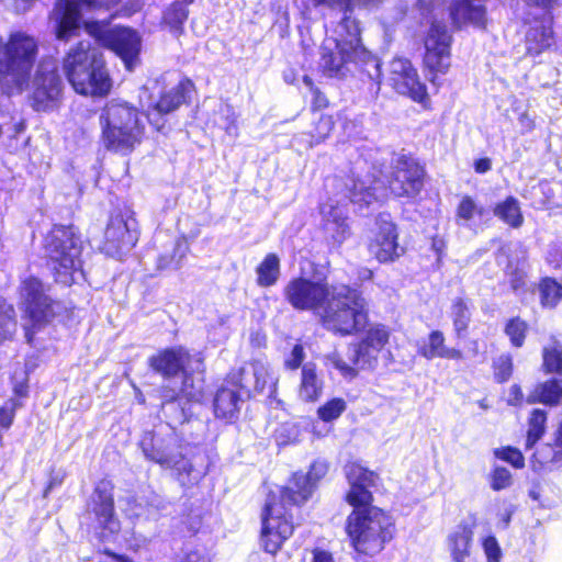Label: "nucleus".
Masks as SVG:
<instances>
[{
  "label": "nucleus",
  "instance_id": "52",
  "mask_svg": "<svg viewBox=\"0 0 562 562\" xmlns=\"http://www.w3.org/2000/svg\"><path fill=\"white\" fill-rule=\"evenodd\" d=\"M513 372V360L508 355H502L494 361V374L498 382H505Z\"/></svg>",
  "mask_w": 562,
  "mask_h": 562
},
{
  "label": "nucleus",
  "instance_id": "48",
  "mask_svg": "<svg viewBox=\"0 0 562 562\" xmlns=\"http://www.w3.org/2000/svg\"><path fill=\"white\" fill-rule=\"evenodd\" d=\"M334 122L331 116L321 115L311 132V146L323 142L331 132Z\"/></svg>",
  "mask_w": 562,
  "mask_h": 562
},
{
  "label": "nucleus",
  "instance_id": "53",
  "mask_svg": "<svg viewBox=\"0 0 562 562\" xmlns=\"http://www.w3.org/2000/svg\"><path fill=\"white\" fill-rule=\"evenodd\" d=\"M512 474L503 467H496L491 474V487L494 491H501L512 485Z\"/></svg>",
  "mask_w": 562,
  "mask_h": 562
},
{
  "label": "nucleus",
  "instance_id": "8",
  "mask_svg": "<svg viewBox=\"0 0 562 562\" xmlns=\"http://www.w3.org/2000/svg\"><path fill=\"white\" fill-rule=\"evenodd\" d=\"M44 249L57 282L70 285L81 276L82 243L72 226H54L44 238Z\"/></svg>",
  "mask_w": 562,
  "mask_h": 562
},
{
  "label": "nucleus",
  "instance_id": "61",
  "mask_svg": "<svg viewBox=\"0 0 562 562\" xmlns=\"http://www.w3.org/2000/svg\"><path fill=\"white\" fill-rule=\"evenodd\" d=\"M518 122L520 124V127H521V131L524 133H527V132H530L533 130L535 127V122L530 117V115L528 114L527 111H524L519 114L518 116Z\"/></svg>",
  "mask_w": 562,
  "mask_h": 562
},
{
  "label": "nucleus",
  "instance_id": "23",
  "mask_svg": "<svg viewBox=\"0 0 562 562\" xmlns=\"http://www.w3.org/2000/svg\"><path fill=\"white\" fill-rule=\"evenodd\" d=\"M238 383L241 389H254L258 392L268 389L272 392L276 389L277 380L272 375L266 360L254 359L240 369Z\"/></svg>",
  "mask_w": 562,
  "mask_h": 562
},
{
  "label": "nucleus",
  "instance_id": "38",
  "mask_svg": "<svg viewBox=\"0 0 562 562\" xmlns=\"http://www.w3.org/2000/svg\"><path fill=\"white\" fill-rule=\"evenodd\" d=\"M187 4L184 1H175L164 12L165 24L177 36L182 33L183 23L188 19Z\"/></svg>",
  "mask_w": 562,
  "mask_h": 562
},
{
  "label": "nucleus",
  "instance_id": "60",
  "mask_svg": "<svg viewBox=\"0 0 562 562\" xmlns=\"http://www.w3.org/2000/svg\"><path fill=\"white\" fill-rule=\"evenodd\" d=\"M312 554V562H335L333 554L324 549H314Z\"/></svg>",
  "mask_w": 562,
  "mask_h": 562
},
{
  "label": "nucleus",
  "instance_id": "7",
  "mask_svg": "<svg viewBox=\"0 0 562 562\" xmlns=\"http://www.w3.org/2000/svg\"><path fill=\"white\" fill-rule=\"evenodd\" d=\"M392 518L376 507L355 508L347 518L346 530L353 549L361 554L379 553L393 538Z\"/></svg>",
  "mask_w": 562,
  "mask_h": 562
},
{
  "label": "nucleus",
  "instance_id": "34",
  "mask_svg": "<svg viewBox=\"0 0 562 562\" xmlns=\"http://www.w3.org/2000/svg\"><path fill=\"white\" fill-rule=\"evenodd\" d=\"M257 284L262 288L274 285L281 274L280 258L276 254H268L256 268Z\"/></svg>",
  "mask_w": 562,
  "mask_h": 562
},
{
  "label": "nucleus",
  "instance_id": "12",
  "mask_svg": "<svg viewBox=\"0 0 562 562\" xmlns=\"http://www.w3.org/2000/svg\"><path fill=\"white\" fill-rule=\"evenodd\" d=\"M451 35L442 23L432 22L425 37V67L434 75L446 74L450 67ZM435 81V77L430 79Z\"/></svg>",
  "mask_w": 562,
  "mask_h": 562
},
{
  "label": "nucleus",
  "instance_id": "40",
  "mask_svg": "<svg viewBox=\"0 0 562 562\" xmlns=\"http://www.w3.org/2000/svg\"><path fill=\"white\" fill-rule=\"evenodd\" d=\"M450 316L452 318L457 336L461 337L462 334L467 330L471 319V313L468 303L461 297L454 299L451 304Z\"/></svg>",
  "mask_w": 562,
  "mask_h": 562
},
{
  "label": "nucleus",
  "instance_id": "19",
  "mask_svg": "<svg viewBox=\"0 0 562 562\" xmlns=\"http://www.w3.org/2000/svg\"><path fill=\"white\" fill-rule=\"evenodd\" d=\"M345 474L350 485L346 496L347 502L355 508L370 505L372 502L370 488L376 485L378 474L356 462L345 467Z\"/></svg>",
  "mask_w": 562,
  "mask_h": 562
},
{
  "label": "nucleus",
  "instance_id": "29",
  "mask_svg": "<svg viewBox=\"0 0 562 562\" xmlns=\"http://www.w3.org/2000/svg\"><path fill=\"white\" fill-rule=\"evenodd\" d=\"M418 353L427 360L435 358L461 360L463 353L456 348H449L445 345V336L440 330H432L427 340L418 348Z\"/></svg>",
  "mask_w": 562,
  "mask_h": 562
},
{
  "label": "nucleus",
  "instance_id": "17",
  "mask_svg": "<svg viewBox=\"0 0 562 562\" xmlns=\"http://www.w3.org/2000/svg\"><path fill=\"white\" fill-rule=\"evenodd\" d=\"M387 80L396 92L416 102H423L427 98L425 85L420 82L417 70L406 58L395 57L390 61Z\"/></svg>",
  "mask_w": 562,
  "mask_h": 562
},
{
  "label": "nucleus",
  "instance_id": "22",
  "mask_svg": "<svg viewBox=\"0 0 562 562\" xmlns=\"http://www.w3.org/2000/svg\"><path fill=\"white\" fill-rule=\"evenodd\" d=\"M527 3L535 5V3ZM559 3L560 1L550 7L538 5V8L543 10V15L540 21H535V24L531 25L526 33L527 54L537 56L551 47L553 44L551 9H553Z\"/></svg>",
  "mask_w": 562,
  "mask_h": 562
},
{
  "label": "nucleus",
  "instance_id": "59",
  "mask_svg": "<svg viewBox=\"0 0 562 562\" xmlns=\"http://www.w3.org/2000/svg\"><path fill=\"white\" fill-rule=\"evenodd\" d=\"M313 100H312V106L314 110L324 109L327 106V99L326 97L321 92L318 88H313Z\"/></svg>",
  "mask_w": 562,
  "mask_h": 562
},
{
  "label": "nucleus",
  "instance_id": "54",
  "mask_svg": "<svg viewBox=\"0 0 562 562\" xmlns=\"http://www.w3.org/2000/svg\"><path fill=\"white\" fill-rule=\"evenodd\" d=\"M187 249H188L187 246H184L181 243H177L175 250H173V255L170 258V260H168L165 257H161L159 259L158 267L160 269H167V268L178 269L181 266V261H182L183 257L186 256Z\"/></svg>",
  "mask_w": 562,
  "mask_h": 562
},
{
  "label": "nucleus",
  "instance_id": "41",
  "mask_svg": "<svg viewBox=\"0 0 562 562\" xmlns=\"http://www.w3.org/2000/svg\"><path fill=\"white\" fill-rule=\"evenodd\" d=\"M542 367L547 373H555L562 376V345L552 342L542 351Z\"/></svg>",
  "mask_w": 562,
  "mask_h": 562
},
{
  "label": "nucleus",
  "instance_id": "14",
  "mask_svg": "<svg viewBox=\"0 0 562 562\" xmlns=\"http://www.w3.org/2000/svg\"><path fill=\"white\" fill-rule=\"evenodd\" d=\"M390 191L397 196H416L424 186V169L411 157L398 156L389 179Z\"/></svg>",
  "mask_w": 562,
  "mask_h": 562
},
{
  "label": "nucleus",
  "instance_id": "32",
  "mask_svg": "<svg viewBox=\"0 0 562 562\" xmlns=\"http://www.w3.org/2000/svg\"><path fill=\"white\" fill-rule=\"evenodd\" d=\"M240 397L237 389L222 386L214 398V413L216 417L232 420L239 411Z\"/></svg>",
  "mask_w": 562,
  "mask_h": 562
},
{
  "label": "nucleus",
  "instance_id": "62",
  "mask_svg": "<svg viewBox=\"0 0 562 562\" xmlns=\"http://www.w3.org/2000/svg\"><path fill=\"white\" fill-rule=\"evenodd\" d=\"M522 391L519 385H512L508 394V404L518 405L522 401Z\"/></svg>",
  "mask_w": 562,
  "mask_h": 562
},
{
  "label": "nucleus",
  "instance_id": "16",
  "mask_svg": "<svg viewBox=\"0 0 562 562\" xmlns=\"http://www.w3.org/2000/svg\"><path fill=\"white\" fill-rule=\"evenodd\" d=\"M33 87V108L36 111L50 109L61 91V80L57 74L56 63L53 59H45L40 63Z\"/></svg>",
  "mask_w": 562,
  "mask_h": 562
},
{
  "label": "nucleus",
  "instance_id": "5",
  "mask_svg": "<svg viewBox=\"0 0 562 562\" xmlns=\"http://www.w3.org/2000/svg\"><path fill=\"white\" fill-rule=\"evenodd\" d=\"M322 323L340 336L363 331L369 325V304L359 290L348 285L334 286L322 312Z\"/></svg>",
  "mask_w": 562,
  "mask_h": 562
},
{
  "label": "nucleus",
  "instance_id": "28",
  "mask_svg": "<svg viewBox=\"0 0 562 562\" xmlns=\"http://www.w3.org/2000/svg\"><path fill=\"white\" fill-rule=\"evenodd\" d=\"M74 0L56 1L49 15L56 37H64L67 31L76 27L78 18Z\"/></svg>",
  "mask_w": 562,
  "mask_h": 562
},
{
  "label": "nucleus",
  "instance_id": "26",
  "mask_svg": "<svg viewBox=\"0 0 562 562\" xmlns=\"http://www.w3.org/2000/svg\"><path fill=\"white\" fill-rule=\"evenodd\" d=\"M473 529L464 524L456 526L446 538V548L452 562H468L473 543Z\"/></svg>",
  "mask_w": 562,
  "mask_h": 562
},
{
  "label": "nucleus",
  "instance_id": "37",
  "mask_svg": "<svg viewBox=\"0 0 562 562\" xmlns=\"http://www.w3.org/2000/svg\"><path fill=\"white\" fill-rule=\"evenodd\" d=\"M16 331L15 310L0 296V344L11 340Z\"/></svg>",
  "mask_w": 562,
  "mask_h": 562
},
{
  "label": "nucleus",
  "instance_id": "56",
  "mask_svg": "<svg viewBox=\"0 0 562 562\" xmlns=\"http://www.w3.org/2000/svg\"><path fill=\"white\" fill-rule=\"evenodd\" d=\"M305 358L304 349L301 345H295L290 353V356L285 359L284 366L286 369L295 370L300 368Z\"/></svg>",
  "mask_w": 562,
  "mask_h": 562
},
{
  "label": "nucleus",
  "instance_id": "55",
  "mask_svg": "<svg viewBox=\"0 0 562 562\" xmlns=\"http://www.w3.org/2000/svg\"><path fill=\"white\" fill-rule=\"evenodd\" d=\"M404 2L403 13L409 10H418L422 15H425L437 8L441 0H404Z\"/></svg>",
  "mask_w": 562,
  "mask_h": 562
},
{
  "label": "nucleus",
  "instance_id": "11",
  "mask_svg": "<svg viewBox=\"0 0 562 562\" xmlns=\"http://www.w3.org/2000/svg\"><path fill=\"white\" fill-rule=\"evenodd\" d=\"M364 330L361 339L349 346L350 360L359 369H374L391 333L387 326L380 323H369Z\"/></svg>",
  "mask_w": 562,
  "mask_h": 562
},
{
  "label": "nucleus",
  "instance_id": "49",
  "mask_svg": "<svg viewBox=\"0 0 562 562\" xmlns=\"http://www.w3.org/2000/svg\"><path fill=\"white\" fill-rule=\"evenodd\" d=\"M222 113V122L220 123L221 127L224 128L225 133L236 138L238 136V125H237V115L234 110L225 104L221 106Z\"/></svg>",
  "mask_w": 562,
  "mask_h": 562
},
{
  "label": "nucleus",
  "instance_id": "30",
  "mask_svg": "<svg viewBox=\"0 0 562 562\" xmlns=\"http://www.w3.org/2000/svg\"><path fill=\"white\" fill-rule=\"evenodd\" d=\"M562 398V376L550 379L535 385L528 394L527 402L530 404L541 403L549 406H555Z\"/></svg>",
  "mask_w": 562,
  "mask_h": 562
},
{
  "label": "nucleus",
  "instance_id": "6",
  "mask_svg": "<svg viewBox=\"0 0 562 562\" xmlns=\"http://www.w3.org/2000/svg\"><path fill=\"white\" fill-rule=\"evenodd\" d=\"M101 138L104 147L121 154L139 144L144 127L138 111L120 100H111L100 114Z\"/></svg>",
  "mask_w": 562,
  "mask_h": 562
},
{
  "label": "nucleus",
  "instance_id": "24",
  "mask_svg": "<svg viewBox=\"0 0 562 562\" xmlns=\"http://www.w3.org/2000/svg\"><path fill=\"white\" fill-rule=\"evenodd\" d=\"M325 381L314 362H305L301 368L297 396L302 402H317L324 392Z\"/></svg>",
  "mask_w": 562,
  "mask_h": 562
},
{
  "label": "nucleus",
  "instance_id": "39",
  "mask_svg": "<svg viewBox=\"0 0 562 562\" xmlns=\"http://www.w3.org/2000/svg\"><path fill=\"white\" fill-rule=\"evenodd\" d=\"M546 424L547 413L543 409H533L528 419L526 449H531L542 438L546 432Z\"/></svg>",
  "mask_w": 562,
  "mask_h": 562
},
{
  "label": "nucleus",
  "instance_id": "50",
  "mask_svg": "<svg viewBox=\"0 0 562 562\" xmlns=\"http://www.w3.org/2000/svg\"><path fill=\"white\" fill-rule=\"evenodd\" d=\"M494 454L496 458L510 463L516 469H521L525 467V458L522 453L516 448L506 447L495 449Z\"/></svg>",
  "mask_w": 562,
  "mask_h": 562
},
{
  "label": "nucleus",
  "instance_id": "4",
  "mask_svg": "<svg viewBox=\"0 0 562 562\" xmlns=\"http://www.w3.org/2000/svg\"><path fill=\"white\" fill-rule=\"evenodd\" d=\"M36 54L37 42L25 32L12 33L5 43L0 38V87L5 94L27 87Z\"/></svg>",
  "mask_w": 562,
  "mask_h": 562
},
{
  "label": "nucleus",
  "instance_id": "44",
  "mask_svg": "<svg viewBox=\"0 0 562 562\" xmlns=\"http://www.w3.org/2000/svg\"><path fill=\"white\" fill-rule=\"evenodd\" d=\"M326 364L336 369L345 378L352 379L357 375V367L350 360V350L348 349V361L344 360L341 356L334 351L326 356Z\"/></svg>",
  "mask_w": 562,
  "mask_h": 562
},
{
  "label": "nucleus",
  "instance_id": "3",
  "mask_svg": "<svg viewBox=\"0 0 562 562\" xmlns=\"http://www.w3.org/2000/svg\"><path fill=\"white\" fill-rule=\"evenodd\" d=\"M63 69L75 91L83 95H105L112 82L104 67L102 54L91 46L90 41H81L70 48L64 58Z\"/></svg>",
  "mask_w": 562,
  "mask_h": 562
},
{
  "label": "nucleus",
  "instance_id": "1",
  "mask_svg": "<svg viewBox=\"0 0 562 562\" xmlns=\"http://www.w3.org/2000/svg\"><path fill=\"white\" fill-rule=\"evenodd\" d=\"M328 472L325 460L314 461L306 475L295 473L289 484L280 490V501L270 495L262 513L261 543L265 551L274 554L293 533L288 505H302L312 495L317 482Z\"/></svg>",
  "mask_w": 562,
  "mask_h": 562
},
{
  "label": "nucleus",
  "instance_id": "2",
  "mask_svg": "<svg viewBox=\"0 0 562 562\" xmlns=\"http://www.w3.org/2000/svg\"><path fill=\"white\" fill-rule=\"evenodd\" d=\"M139 447L145 459L171 470L182 486L196 484L205 474V469L195 467L184 457L182 446L169 426L145 431Z\"/></svg>",
  "mask_w": 562,
  "mask_h": 562
},
{
  "label": "nucleus",
  "instance_id": "36",
  "mask_svg": "<svg viewBox=\"0 0 562 562\" xmlns=\"http://www.w3.org/2000/svg\"><path fill=\"white\" fill-rule=\"evenodd\" d=\"M494 214L514 228L520 227L524 222L519 202L514 196H508L505 201L498 203L494 209Z\"/></svg>",
  "mask_w": 562,
  "mask_h": 562
},
{
  "label": "nucleus",
  "instance_id": "57",
  "mask_svg": "<svg viewBox=\"0 0 562 562\" xmlns=\"http://www.w3.org/2000/svg\"><path fill=\"white\" fill-rule=\"evenodd\" d=\"M483 548L487 558V562H499L501 549L497 540L494 537H487L484 539Z\"/></svg>",
  "mask_w": 562,
  "mask_h": 562
},
{
  "label": "nucleus",
  "instance_id": "20",
  "mask_svg": "<svg viewBox=\"0 0 562 562\" xmlns=\"http://www.w3.org/2000/svg\"><path fill=\"white\" fill-rule=\"evenodd\" d=\"M104 44L121 57L128 70H133L140 52V37L135 31L127 27L110 30L104 36Z\"/></svg>",
  "mask_w": 562,
  "mask_h": 562
},
{
  "label": "nucleus",
  "instance_id": "46",
  "mask_svg": "<svg viewBox=\"0 0 562 562\" xmlns=\"http://www.w3.org/2000/svg\"><path fill=\"white\" fill-rule=\"evenodd\" d=\"M527 330L528 324L519 317L509 319L505 326V334L509 337L512 345L515 347H521L524 345Z\"/></svg>",
  "mask_w": 562,
  "mask_h": 562
},
{
  "label": "nucleus",
  "instance_id": "64",
  "mask_svg": "<svg viewBox=\"0 0 562 562\" xmlns=\"http://www.w3.org/2000/svg\"><path fill=\"white\" fill-rule=\"evenodd\" d=\"M525 274L522 272H515L510 277V284L514 291H519L525 285Z\"/></svg>",
  "mask_w": 562,
  "mask_h": 562
},
{
  "label": "nucleus",
  "instance_id": "15",
  "mask_svg": "<svg viewBox=\"0 0 562 562\" xmlns=\"http://www.w3.org/2000/svg\"><path fill=\"white\" fill-rule=\"evenodd\" d=\"M397 237L396 226L390 214H379L375 218V227L372 229L368 249L379 262L394 261L403 254Z\"/></svg>",
  "mask_w": 562,
  "mask_h": 562
},
{
  "label": "nucleus",
  "instance_id": "25",
  "mask_svg": "<svg viewBox=\"0 0 562 562\" xmlns=\"http://www.w3.org/2000/svg\"><path fill=\"white\" fill-rule=\"evenodd\" d=\"M324 218V231L334 245H341L349 236L350 228L345 211L340 206L325 204L321 207Z\"/></svg>",
  "mask_w": 562,
  "mask_h": 562
},
{
  "label": "nucleus",
  "instance_id": "21",
  "mask_svg": "<svg viewBox=\"0 0 562 562\" xmlns=\"http://www.w3.org/2000/svg\"><path fill=\"white\" fill-rule=\"evenodd\" d=\"M136 240V234L131 231L128 223L122 216H114L106 225L100 249L106 256L117 257L123 250L131 249Z\"/></svg>",
  "mask_w": 562,
  "mask_h": 562
},
{
  "label": "nucleus",
  "instance_id": "58",
  "mask_svg": "<svg viewBox=\"0 0 562 562\" xmlns=\"http://www.w3.org/2000/svg\"><path fill=\"white\" fill-rule=\"evenodd\" d=\"M144 5V0H128L124 5L117 9L114 13H111V18L119 16H131L135 12L139 11Z\"/></svg>",
  "mask_w": 562,
  "mask_h": 562
},
{
  "label": "nucleus",
  "instance_id": "18",
  "mask_svg": "<svg viewBox=\"0 0 562 562\" xmlns=\"http://www.w3.org/2000/svg\"><path fill=\"white\" fill-rule=\"evenodd\" d=\"M202 364L199 353L191 356L183 347L166 349L149 358V366L168 378L186 370L200 371Z\"/></svg>",
  "mask_w": 562,
  "mask_h": 562
},
{
  "label": "nucleus",
  "instance_id": "47",
  "mask_svg": "<svg viewBox=\"0 0 562 562\" xmlns=\"http://www.w3.org/2000/svg\"><path fill=\"white\" fill-rule=\"evenodd\" d=\"M122 510L128 518H139L147 514V516H151L150 508H146L143 502H140L137 497L133 495H128L121 499Z\"/></svg>",
  "mask_w": 562,
  "mask_h": 562
},
{
  "label": "nucleus",
  "instance_id": "43",
  "mask_svg": "<svg viewBox=\"0 0 562 562\" xmlns=\"http://www.w3.org/2000/svg\"><path fill=\"white\" fill-rule=\"evenodd\" d=\"M347 403L344 398H331L317 409V416L323 422L329 423L340 417L346 411Z\"/></svg>",
  "mask_w": 562,
  "mask_h": 562
},
{
  "label": "nucleus",
  "instance_id": "51",
  "mask_svg": "<svg viewBox=\"0 0 562 562\" xmlns=\"http://www.w3.org/2000/svg\"><path fill=\"white\" fill-rule=\"evenodd\" d=\"M191 370L182 371L183 381L179 393L184 396L188 401H199L202 396V386L194 385L193 379L189 374Z\"/></svg>",
  "mask_w": 562,
  "mask_h": 562
},
{
  "label": "nucleus",
  "instance_id": "13",
  "mask_svg": "<svg viewBox=\"0 0 562 562\" xmlns=\"http://www.w3.org/2000/svg\"><path fill=\"white\" fill-rule=\"evenodd\" d=\"M20 295L32 327H40L54 316L53 301L45 293L44 285L38 279L24 280L21 284Z\"/></svg>",
  "mask_w": 562,
  "mask_h": 562
},
{
  "label": "nucleus",
  "instance_id": "27",
  "mask_svg": "<svg viewBox=\"0 0 562 562\" xmlns=\"http://www.w3.org/2000/svg\"><path fill=\"white\" fill-rule=\"evenodd\" d=\"M352 186L349 188L350 200L352 203L370 205L373 201L382 200L386 196L384 181L380 179H352Z\"/></svg>",
  "mask_w": 562,
  "mask_h": 562
},
{
  "label": "nucleus",
  "instance_id": "63",
  "mask_svg": "<svg viewBox=\"0 0 562 562\" xmlns=\"http://www.w3.org/2000/svg\"><path fill=\"white\" fill-rule=\"evenodd\" d=\"M180 562H210V559L202 552L195 550L187 553Z\"/></svg>",
  "mask_w": 562,
  "mask_h": 562
},
{
  "label": "nucleus",
  "instance_id": "9",
  "mask_svg": "<svg viewBox=\"0 0 562 562\" xmlns=\"http://www.w3.org/2000/svg\"><path fill=\"white\" fill-rule=\"evenodd\" d=\"M86 516L90 526L103 539L120 531L121 525L114 513L113 486L110 482L98 483L87 504Z\"/></svg>",
  "mask_w": 562,
  "mask_h": 562
},
{
  "label": "nucleus",
  "instance_id": "10",
  "mask_svg": "<svg viewBox=\"0 0 562 562\" xmlns=\"http://www.w3.org/2000/svg\"><path fill=\"white\" fill-rule=\"evenodd\" d=\"M334 286L322 281L297 277L291 279L283 290L286 302L297 311H317L327 304Z\"/></svg>",
  "mask_w": 562,
  "mask_h": 562
},
{
  "label": "nucleus",
  "instance_id": "42",
  "mask_svg": "<svg viewBox=\"0 0 562 562\" xmlns=\"http://www.w3.org/2000/svg\"><path fill=\"white\" fill-rule=\"evenodd\" d=\"M541 304L544 307H555L562 300V285L551 278L543 279L539 284Z\"/></svg>",
  "mask_w": 562,
  "mask_h": 562
},
{
  "label": "nucleus",
  "instance_id": "31",
  "mask_svg": "<svg viewBox=\"0 0 562 562\" xmlns=\"http://www.w3.org/2000/svg\"><path fill=\"white\" fill-rule=\"evenodd\" d=\"M192 89L190 80H181L175 87L165 91L160 99L155 103L154 110L160 114H167L177 110L183 102H186L187 94Z\"/></svg>",
  "mask_w": 562,
  "mask_h": 562
},
{
  "label": "nucleus",
  "instance_id": "45",
  "mask_svg": "<svg viewBox=\"0 0 562 562\" xmlns=\"http://www.w3.org/2000/svg\"><path fill=\"white\" fill-rule=\"evenodd\" d=\"M476 214L482 215L483 207H480L471 196H469V195L463 196L457 206V211H456L457 223L458 224H461V222L468 223Z\"/></svg>",
  "mask_w": 562,
  "mask_h": 562
},
{
  "label": "nucleus",
  "instance_id": "35",
  "mask_svg": "<svg viewBox=\"0 0 562 562\" xmlns=\"http://www.w3.org/2000/svg\"><path fill=\"white\" fill-rule=\"evenodd\" d=\"M553 436V443L546 445L535 456L541 464H552L560 468L562 467V420L559 423Z\"/></svg>",
  "mask_w": 562,
  "mask_h": 562
},
{
  "label": "nucleus",
  "instance_id": "33",
  "mask_svg": "<svg viewBox=\"0 0 562 562\" xmlns=\"http://www.w3.org/2000/svg\"><path fill=\"white\" fill-rule=\"evenodd\" d=\"M77 5V25L74 30L67 31L64 37H57L59 41H68L69 38L76 36L81 26V8H83L88 12H111L114 8L119 5L121 0H74Z\"/></svg>",
  "mask_w": 562,
  "mask_h": 562
}]
</instances>
